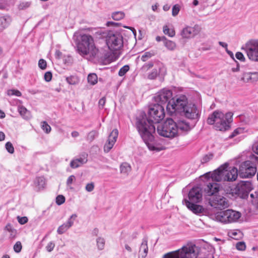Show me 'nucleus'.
Returning a JSON list of instances; mask_svg holds the SVG:
<instances>
[{
    "mask_svg": "<svg viewBox=\"0 0 258 258\" xmlns=\"http://www.w3.org/2000/svg\"><path fill=\"white\" fill-rule=\"evenodd\" d=\"M129 66L128 65H125L122 67L119 71L118 75L120 77L124 76L126 73L129 70Z\"/></svg>",
    "mask_w": 258,
    "mask_h": 258,
    "instance_id": "49530a36",
    "label": "nucleus"
},
{
    "mask_svg": "<svg viewBox=\"0 0 258 258\" xmlns=\"http://www.w3.org/2000/svg\"><path fill=\"white\" fill-rule=\"evenodd\" d=\"M77 215L76 214L71 216L68 221L58 227L57 232L59 234H62L66 232L74 224V221L77 218Z\"/></svg>",
    "mask_w": 258,
    "mask_h": 258,
    "instance_id": "aec40b11",
    "label": "nucleus"
},
{
    "mask_svg": "<svg viewBox=\"0 0 258 258\" xmlns=\"http://www.w3.org/2000/svg\"><path fill=\"white\" fill-rule=\"evenodd\" d=\"M241 80L246 83H253L258 80V73L245 72L243 74Z\"/></svg>",
    "mask_w": 258,
    "mask_h": 258,
    "instance_id": "b1692460",
    "label": "nucleus"
},
{
    "mask_svg": "<svg viewBox=\"0 0 258 258\" xmlns=\"http://www.w3.org/2000/svg\"><path fill=\"white\" fill-rule=\"evenodd\" d=\"M94 186L93 182L88 183L86 185L85 189L88 192H91L94 189Z\"/></svg>",
    "mask_w": 258,
    "mask_h": 258,
    "instance_id": "4d7b16f0",
    "label": "nucleus"
},
{
    "mask_svg": "<svg viewBox=\"0 0 258 258\" xmlns=\"http://www.w3.org/2000/svg\"><path fill=\"white\" fill-rule=\"evenodd\" d=\"M253 189L252 183L249 181H241L230 189V194L235 197L247 199L248 194Z\"/></svg>",
    "mask_w": 258,
    "mask_h": 258,
    "instance_id": "6e6552de",
    "label": "nucleus"
},
{
    "mask_svg": "<svg viewBox=\"0 0 258 258\" xmlns=\"http://www.w3.org/2000/svg\"><path fill=\"white\" fill-rule=\"evenodd\" d=\"M188 104L185 96H180L176 98H172L166 105L168 112L172 115L176 111L182 112Z\"/></svg>",
    "mask_w": 258,
    "mask_h": 258,
    "instance_id": "1a4fd4ad",
    "label": "nucleus"
},
{
    "mask_svg": "<svg viewBox=\"0 0 258 258\" xmlns=\"http://www.w3.org/2000/svg\"><path fill=\"white\" fill-rule=\"evenodd\" d=\"M147 243V239L146 238H144L141 245L139 251L143 258H145L148 253V247Z\"/></svg>",
    "mask_w": 258,
    "mask_h": 258,
    "instance_id": "cd10ccee",
    "label": "nucleus"
},
{
    "mask_svg": "<svg viewBox=\"0 0 258 258\" xmlns=\"http://www.w3.org/2000/svg\"><path fill=\"white\" fill-rule=\"evenodd\" d=\"M244 132V128L241 127H239L235 129L232 134L229 136V138L231 139L236 136L239 134H242Z\"/></svg>",
    "mask_w": 258,
    "mask_h": 258,
    "instance_id": "c03bdc74",
    "label": "nucleus"
},
{
    "mask_svg": "<svg viewBox=\"0 0 258 258\" xmlns=\"http://www.w3.org/2000/svg\"><path fill=\"white\" fill-rule=\"evenodd\" d=\"M249 201L258 208V190L255 191L250 194Z\"/></svg>",
    "mask_w": 258,
    "mask_h": 258,
    "instance_id": "c756f323",
    "label": "nucleus"
},
{
    "mask_svg": "<svg viewBox=\"0 0 258 258\" xmlns=\"http://www.w3.org/2000/svg\"><path fill=\"white\" fill-rule=\"evenodd\" d=\"M164 116V106L159 104H155L149 108L148 117L144 112H142L136 118L137 128L150 151L157 152L164 149L162 146L155 145L153 141L156 131L154 123H159Z\"/></svg>",
    "mask_w": 258,
    "mask_h": 258,
    "instance_id": "f257e3e1",
    "label": "nucleus"
},
{
    "mask_svg": "<svg viewBox=\"0 0 258 258\" xmlns=\"http://www.w3.org/2000/svg\"><path fill=\"white\" fill-rule=\"evenodd\" d=\"M232 116L231 112L224 114L221 111L216 110L209 116L207 121L209 124H214L216 130L225 131L230 127L229 123L232 121Z\"/></svg>",
    "mask_w": 258,
    "mask_h": 258,
    "instance_id": "7ed1b4c3",
    "label": "nucleus"
},
{
    "mask_svg": "<svg viewBox=\"0 0 258 258\" xmlns=\"http://www.w3.org/2000/svg\"><path fill=\"white\" fill-rule=\"evenodd\" d=\"M98 133L96 131L93 130L89 132L87 136V140L90 142L93 141L98 136Z\"/></svg>",
    "mask_w": 258,
    "mask_h": 258,
    "instance_id": "58836bf2",
    "label": "nucleus"
},
{
    "mask_svg": "<svg viewBox=\"0 0 258 258\" xmlns=\"http://www.w3.org/2000/svg\"><path fill=\"white\" fill-rule=\"evenodd\" d=\"M258 157L251 154L247 160L242 162L239 166L238 175L242 178H250L254 176L257 171Z\"/></svg>",
    "mask_w": 258,
    "mask_h": 258,
    "instance_id": "20e7f679",
    "label": "nucleus"
},
{
    "mask_svg": "<svg viewBox=\"0 0 258 258\" xmlns=\"http://www.w3.org/2000/svg\"><path fill=\"white\" fill-rule=\"evenodd\" d=\"M209 205L214 208L222 210L227 208L229 206L228 200L220 195H215L209 199Z\"/></svg>",
    "mask_w": 258,
    "mask_h": 258,
    "instance_id": "ddd939ff",
    "label": "nucleus"
},
{
    "mask_svg": "<svg viewBox=\"0 0 258 258\" xmlns=\"http://www.w3.org/2000/svg\"><path fill=\"white\" fill-rule=\"evenodd\" d=\"M131 169V166L127 163H123L120 166V171L121 173L127 174Z\"/></svg>",
    "mask_w": 258,
    "mask_h": 258,
    "instance_id": "473e14b6",
    "label": "nucleus"
},
{
    "mask_svg": "<svg viewBox=\"0 0 258 258\" xmlns=\"http://www.w3.org/2000/svg\"><path fill=\"white\" fill-rule=\"evenodd\" d=\"M18 111L21 116L25 119H29L31 118V113L23 106H19L18 108Z\"/></svg>",
    "mask_w": 258,
    "mask_h": 258,
    "instance_id": "bb28decb",
    "label": "nucleus"
},
{
    "mask_svg": "<svg viewBox=\"0 0 258 258\" xmlns=\"http://www.w3.org/2000/svg\"><path fill=\"white\" fill-rule=\"evenodd\" d=\"M244 49L249 59L258 62V40H250L245 44Z\"/></svg>",
    "mask_w": 258,
    "mask_h": 258,
    "instance_id": "f8f14e48",
    "label": "nucleus"
},
{
    "mask_svg": "<svg viewBox=\"0 0 258 258\" xmlns=\"http://www.w3.org/2000/svg\"><path fill=\"white\" fill-rule=\"evenodd\" d=\"M195 122H189L184 120H179L177 123H176L177 135L179 132L182 133L188 132L195 126Z\"/></svg>",
    "mask_w": 258,
    "mask_h": 258,
    "instance_id": "6ab92c4d",
    "label": "nucleus"
},
{
    "mask_svg": "<svg viewBox=\"0 0 258 258\" xmlns=\"http://www.w3.org/2000/svg\"><path fill=\"white\" fill-rule=\"evenodd\" d=\"M182 203L195 214H200L204 211V208L202 206L198 205V203H191L186 199H183Z\"/></svg>",
    "mask_w": 258,
    "mask_h": 258,
    "instance_id": "412c9836",
    "label": "nucleus"
},
{
    "mask_svg": "<svg viewBox=\"0 0 258 258\" xmlns=\"http://www.w3.org/2000/svg\"><path fill=\"white\" fill-rule=\"evenodd\" d=\"M65 202V198L62 195H58L56 198V203L58 205H61Z\"/></svg>",
    "mask_w": 258,
    "mask_h": 258,
    "instance_id": "3c124183",
    "label": "nucleus"
},
{
    "mask_svg": "<svg viewBox=\"0 0 258 258\" xmlns=\"http://www.w3.org/2000/svg\"><path fill=\"white\" fill-rule=\"evenodd\" d=\"M160 68H154L151 72H149L147 78L149 80H154L159 75Z\"/></svg>",
    "mask_w": 258,
    "mask_h": 258,
    "instance_id": "7c9ffc66",
    "label": "nucleus"
},
{
    "mask_svg": "<svg viewBox=\"0 0 258 258\" xmlns=\"http://www.w3.org/2000/svg\"><path fill=\"white\" fill-rule=\"evenodd\" d=\"M118 135V131L117 129H114L108 136V140L104 146V151L108 153L112 148L116 141Z\"/></svg>",
    "mask_w": 258,
    "mask_h": 258,
    "instance_id": "a211bd4d",
    "label": "nucleus"
},
{
    "mask_svg": "<svg viewBox=\"0 0 258 258\" xmlns=\"http://www.w3.org/2000/svg\"><path fill=\"white\" fill-rule=\"evenodd\" d=\"M153 54L150 52H146L141 57V60L143 61H147L149 58L151 57Z\"/></svg>",
    "mask_w": 258,
    "mask_h": 258,
    "instance_id": "6e6d98bb",
    "label": "nucleus"
},
{
    "mask_svg": "<svg viewBox=\"0 0 258 258\" xmlns=\"http://www.w3.org/2000/svg\"><path fill=\"white\" fill-rule=\"evenodd\" d=\"M17 219L19 223L21 224H24L28 222V218L26 217H21L20 216H18Z\"/></svg>",
    "mask_w": 258,
    "mask_h": 258,
    "instance_id": "680f3d73",
    "label": "nucleus"
},
{
    "mask_svg": "<svg viewBox=\"0 0 258 258\" xmlns=\"http://www.w3.org/2000/svg\"><path fill=\"white\" fill-rule=\"evenodd\" d=\"M8 94L9 96L15 95L16 96H21V93L17 90H9L8 91Z\"/></svg>",
    "mask_w": 258,
    "mask_h": 258,
    "instance_id": "864d4df0",
    "label": "nucleus"
},
{
    "mask_svg": "<svg viewBox=\"0 0 258 258\" xmlns=\"http://www.w3.org/2000/svg\"><path fill=\"white\" fill-rule=\"evenodd\" d=\"M87 162V157L84 155L82 157L72 160L70 163V166L72 168H76L86 163Z\"/></svg>",
    "mask_w": 258,
    "mask_h": 258,
    "instance_id": "393cba45",
    "label": "nucleus"
},
{
    "mask_svg": "<svg viewBox=\"0 0 258 258\" xmlns=\"http://www.w3.org/2000/svg\"><path fill=\"white\" fill-rule=\"evenodd\" d=\"M236 248L239 250H244L246 248V245L244 242H238L236 244Z\"/></svg>",
    "mask_w": 258,
    "mask_h": 258,
    "instance_id": "603ef678",
    "label": "nucleus"
},
{
    "mask_svg": "<svg viewBox=\"0 0 258 258\" xmlns=\"http://www.w3.org/2000/svg\"><path fill=\"white\" fill-rule=\"evenodd\" d=\"M199 248L195 244H187L181 248L165 254L163 258H197Z\"/></svg>",
    "mask_w": 258,
    "mask_h": 258,
    "instance_id": "39448f33",
    "label": "nucleus"
},
{
    "mask_svg": "<svg viewBox=\"0 0 258 258\" xmlns=\"http://www.w3.org/2000/svg\"><path fill=\"white\" fill-rule=\"evenodd\" d=\"M200 31V28L198 25H195L194 27L186 26L181 30L180 34L182 38L190 39L197 35Z\"/></svg>",
    "mask_w": 258,
    "mask_h": 258,
    "instance_id": "2eb2a0df",
    "label": "nucleus"
},
{
    "mask_svg": "<svg viewBox=\"0 0 258 258\" xmlns=\"http://www.w3.org/2000/svg\"><path fill=\"white\" fill-rule=\"evenodd\" d=\"M164 44L165 46L170 50H173L176 48V44L173 41L166 39L164 41Z\"/></svg>",
    "mask_w": 258,
    "mask_h": 258,
    "instance_id": "c9c22d12",
    "label": "nucleus"
},
{
    "mask_svg": "<svg viewBox=\"0 0 258 258\" xmlns=\"http://www.w3.org/2000/svg\"><path fill=\"white\" fill-rule=\"evenodd\" d=\"M76 177L74 175H72L70 176L67 180V185L70 186L73 182L75 180Z\"/></svg>",
    "mask_w": 258,
    "mask_h": 258,
    "instance_id": "13d9d810",
    "label": "nucleus"
},
{
    "mask_svg": "<svg viewBox=\"0 0 258 258\" xmlns=\"http://www.w3.org/2000/svg\"><path fill=\"white\" fill-rule=\"evenodd\" d=\"M106 42L111 50H117L123 46V37L119 33L110 31L106 36Z\"/></svg>",
    "mask_w": 258,
    "mask_h": 258,
    "instance_id": "9d476101",
    "label": "nucleus"
},
{
    "mask_svg": "<svg viewBox=\"0 0 258 258\" xmlns=\"http://www.w3.org/2000/svg\"><path fill=\"white\" fill-rule=\"evenodd\" d=\"M228 164L225 163L215 170L211 174V178L213 181H225L224 169H227Z\"/></svg>",
    "mask_w": 258,
    "mask_h": 258,
    "instance_id": "f3484780",
    "label": "nucleus"
},
{
    "mask_svg": "<svg viewBox=\"0 0 258 258\" xmlns=\"http://www.w3.org/2000/svg\"><path fill=\"white\" fill-rule=\"evenodd\" d=\"M241 216V214L239 212L227 209L215 213L214 219L218 222L227 224L237 222Z\"/></svg>",
    "mask_w": 258,
    "mask_h": 258,
    "instance_id": "423d86ee",
    "label": "nucleus"
},
{
    "mask_svg": "<svg viewBox=\"0 0 258 258\" xmlns=\"http://www.w3.org/2000/svg\"><path fill=\"white\" fill-rule=\"evenodd\" d=\"M214 157V154L212 153H208L204 156L201 159V162L203 164L206 163L211 160Z\"/></svg>",
    "mask_w": 258,
    "mask_h": 258,
    "instance_id": "a19ab883",
    "label": "nucleus"
},
{
    "mask_svg": "<svg viewBox=\"0 0 258 258\" xmlns=\"http://www.w3.org/2000/svg\"><path fill=\"white\" fill-rule=\"evenodd\" d=\"M125 16L124 12L121 11L115 12L112 13V18L115 21H119Z\"/></svg>",
    "mask_w": 258,
    "mask_h": 258,
    "instance_id": "2f4dec72",
    "label": "nucleus"
},
{
    "mask_svg": "<svg viewBox=\"0 0 258 258\" xmlns=\"http://www.w3.org/2000/svg\"><path fill=\"white\" fill-rule=\"evenodd\" d=\"M120 23H115L111 21H108L106 23L107 26H118Z\"/></svg>",
    "mask_w": 258,
    "mask_h": 258,
    "instance_id": "774afa93",
    "label": "nucleus"
},
{
    "mask_svg": "<svg viewBox=\"0 0 258 258\" xmlns=\"http://www.w3.org/2000/svg\"><path fill=\"white\" fill-rule=\"evenodd\" d=\"M44 78L45 81L48 82L51 80L52 74L50 72H47L45 73Z\"/></svg>",
    "mask_w": 258,
    "mask_h": 258,
    "instance_id": "bf43d9fd",
    "label": "nucleus"
},
{
    "mask_svg": "<svg viewBox=\"0 0 258 258\" xmlns=\"http://www.w3.org/2000/svg\"><path fill=\"white\" fill-rule=\"evenodd\" d=\"M97 78L95 74H90L88 76V82L91 85H95L97 82Z\"/></svg>",
    "mask_w": 258,
    "mask_h": 258,
    "instance_id": "4c0bfd02",
    "label": "nucleus"
},
{
    "mask_svg": "<svg viewBox=\"0 0 258 258\" xmlns=\"http://www.w3.org/2000/svg\"><path fill=\"white\" fill-rule=\"evenodd\" d=\"M230 237L234 239H238L242 236V233L240 230H233L229 233Z\"/></svg>",
    "mask_w": 258,
    "mask_h": 258,
    "instance_id": "e433bc0d",
    "label": "nucleus"
},
{
    "mask_svg": "<svg viewBox=\"0 0 258 258\" xmlns=\"http://www.w3.org/2000/svg\"><path fill=\"white\" fill-rule=\"evenodd\" d=\"M252 150L255 154L258 155V142H256L253 145Z\"/></svg>",
    "mask_w": 258,
    "mask_h": 258,
    "instance_id": "69168bd1",
    "label": "nucleus"
},
{
    "mask_svg": "<svg viewBox=\"0 0 258 258\" xmlns=\"http://www.w3.org/2000/svg\"><path fill=\"white\" fill-rule=\"evenodd\" d=\"M188 198L191 203H199L202 200V189L198 186L192 187L189 191Z\"/></svg>",
    "mask_w": 258,
    "mask_h": 258,
    "instance_id": "dca6fc26",
    "label": "nucleus"
},
{
    "mask_svg": "<svg viewBox=\"0 0 258 258\" xmlns=\"http://www.w3.org/2000/svg\"><path fill=\"white\" fill-rule=\"evenodd\" d=\"M163 32L165 34L168 35L170 37H173L175 34V31L173 29L168 28L167 26H164Z\"/></svg>",
    "mask_w": 258,
    "mask_h": 258,
    "instance_id": "ea45409f",
    "label": "nucleus"
},
{
    "mask_svg": "<svg viewBox=\"0 0 258 258\" xmlns=\"http://www.w3.org/2000/svg\"><path fill=\"white\" fill-rule=\"evenodd\" d=\"M172 97V91L168 89L164 88L158 92L154 97L155 101L160 105H165L170 101Z\"/></svg>",
    "mask_w": 258,
    "mask_h": 258,
    "instance_id": "4468645a",
    "label": "nucleus"
},
{
    "mask_svg": "<svg viewBox=\"0 0 258 258\" xmlns=\"http://www.w3.org/2000/svg\"><path fill=\"white\" fill-rule=\"evenodd\" d=\"M11 19L8 16H3L0 17V29H3L7 27L10 24Z\"/></svg>",
    "mask_w": 258,
    "mask_h": 258,
    "instance_id": "c85d7f7f",
    "label": "nucleus"
},
{
    "mask_svg": "<svg viewBox=\"0 0 258 258\" xmlns=\"http://www.w3.org/2000/svg\"><path fill=\"white\" fill-rule=\"evenodd\" d=\"M106 102V99L104 97L101 98L99 101V106L100 108H103Z\"/></svg>",
    "mask_w": 258,
    "mask_h": 258,
    "instance_id": "0e129e2a",
    "label": "nucleus"
},
{
    "mask_svg": "<svg viewBox=\"0 0 258 258\" xmlns=\"http://www.w3.org/2000/svg\"><path fill=\"white\" fill-rule=\"evenodd\" d=\"M66 81L70 85H76L79 82V78L76 76H71L66 79Z\"/></svg>",
    "mask_w": 258,
    "mask_h": 258,
    "instance_id": "f704fd0d",
    "label": "nucleus"
},
{
    "mask_svg": "<svg viewBox=\"0 0 258 258\" xmlns=\"http://www.w3.org/2000/svg\"><path fill=\"white\" fill-rule=\"evenodd\" d=\"M34 183L37 191L43 189L46 186V180L43 176L36 177Z\"/></svg>",
    "mask_w": 258,
    "mask_h": 258,
    "instance_id": "a878e982",
    "label": "nucleus"
},
{
    "mask_svg": "<svg viewBox=\"0 0 258 258\" xmlns=\"http://www.w3.org/2000/svg\"><path fill=\"white\" fill-rule=\"evenodd\" d=\"M30 3L28 2L21 3L18 6V9L20 10H25L29 8L30 6Z\"/></svg>",
    "mask_w": 258,
    "mask_h": 258,
    "instance_id": "09e8293b",
    "label": "nucleus"
},
{
    "mask_svg": "<svg viewBox=\"0 0 258 258\" xmlns=\"http://www.w3.org/2000/svg\"><path fill=\"white\" fill-rule=\"evenodd\" d=\"M54 246L55 244L53 242H49L46 246L47 251L48 252H51L54 249Z\"/></svg>",
    "mask_w": 258,
    "mask_h": 258,
    "instance_id": "052dcab7",
    "label": "nucleus"
},
{
    "mask_svg": "<svg viewBox=\"0 0 258 258\" xmlns=\"http://www.w3.org/2000/svg\"><path fill=\"white\" fill-rule=\"evenodd\" d=\"M182 113L184 116L195 123H196L200 117L201 111L197 106L192 103H188Z\"/></svg>",
    "mask_w": 258,
    "mask_h": 258,
    "instance_id": "9b49d317",
    "label": "nucleus"
},
{
    "mask_svg": "<svg viewBox=\"0 0 258 258\" xmlns=\"http://www.w3.org/2000/svg\"><path fill=\"white\" fill-rule=\"evenodd\" d=\"M5 147L7 151L10 154H13L14 152V148L12 144L10 142L6 143Z\"/></svg>",
    "mask_w": 258,
    "mask_h": 258,
    "instance_id": "de8ad7c7",
    "label": "nucleus"
},
{
    "mask_svg": "<svg viewBox=\"0 0 258 258\" xmlns=\"http://www.w3.org/2000/svg\"><path fill=\"white\" fill-rule=\"evenodd\" d=\"M220 185L219 184L214 182H209L205 188V191L208 196L213 197L216 195L219 191Z\"/></svg>",
    "mask_w": 258,
    "mask_h": 258,
    "instance_id": "5701e85b",
    "label": "nucleus"
},
{
    "mask_svg": "<svg viewBox=\"0 0 258 258\" xmlns=\"http://www.w3.org/2000/svg\"><path fill=\"white\" fill-rule=\"evenodd\" d=\"M154 66V63L152 61H149L147 63H145L141 68V70L143 72H147L150 69H151Z\"/></svg>",
    "mask_w": 258,
    "mask_h": 258,
    "instance_id": "37998d69",
    "label": "nucleus"
},
{
    "mask_svg": "<svg viewBox=\"0 0 258 258\" xmlns=\"http://www.w3.org/2000/svg\"><path fill=\"white\" fill-rule=\"evenodd\" d=\"M235 57L237 59L241 61H244L245 60V57L243 54L240 52H236L235 54Z\"/></svg>",
    "mask_w": 258,
    "mask_h": 258,
    "instance_id": "e2e57ef3",
    "label": "nucleus"
},
{
    "mask_svg": "<svg viewBox=\"0 0 258 258\" xmlns=\"http://www.w3.org/2000/svg\"><path fill=\"white\" fill-rule=\"evenodd\" d=\"M41 128L46 134L49 133L51 130L50 126L45 121H43L41 122Z\"/></svg>",
    "mask_w": 258,
    "mask_h": 258,
    "instance_id": "79ce46f5",
    "label": "nucleus"
},
{
    "mask_svg": "<svg viewBox=\"0 0 258 258\" xmlns=\"http://www.w3.org/2000/svg\"><path fill=\"white\" fill-rule=\"evenodd\" d=\"M97 246L99 250H102L105 247V240L104 238L99 237L96 239Z\"/></svg>",
    "mask_w": 258,
    "mask_h": 258,
    "instance_id": "72a5a7b5",
    "label": "nucleus"
},
{
    "mask_svg": "<svg viewBox=\"0 0 258 258\" xmlns=\"http://www.w3.org/2000/svg\"><path fill=\"white\" fill-rule=\"evenodd\" d=\"M5 230L11 232H13V231H15V230L12 227L10 224H8L6 226Z\"/></svg>",
    "mask_w": 258,
    "mask_h": 258,
    "instance_id": "338daca9",
    "label": "nucleus"
},
{
    "mask_svg": "<svg viewBox=\"0 0 258 258\" xmlns=\"http://www.w3.org/2000/svg\"><path fill=\"white\" fill-rule=\"evenodd\" d=\"M180 9V7L179 5L176 4L174 5L172 9V15L173 17L176 16L179 13V12Z\"/></svg>",
    "mask_w": 258,
    "mask_h": 258,
    "instance_id": "a18cd8bd",
    "label": "nucleus"
},
{
    "mask_svg": "<svg viewBox=\"0 0 258 258\" xmlns=\"http://www.w3.org/2000/svg\"><path fill=\"white\" fill-rule=\"evenodd\" d=\"M38 67L42 70H45L46 68V61L43 59H40L38 61Z\"/></svg>",
    "mask_w": 258,
    "mask_h": 258,
    "instance_id": "5fc2aeb1",
    "label": "nucleus"
},
{
    "mask_svg": "<svg viewBox=\"0 0 258 258\" xmlns=\"http://www.w3.org/2000/svg\"><path fill=\"white\" fill-rule=\"evenodd\" d=\"M86 32L75 33L77 37V46L79 53L83 57L89 56L92 59L97 56L98 49L96 47L93 36L101 35L102 33L94 28L86 29Z\"/></svg>",
    "mask_w": 258,
    "mask_h": 258,
    "instance_id": "f03ea898",
    "label": "nucleus"
},
{
    "mask_svg": "<svg viewBox=\"0 0 258 258\" xmlns=\"http://www.w3.org/2000/svg\"><path fill=\"white\" fill-rule=\"evenodd\" d=\"M22 246L20 241H17L14 245V250L17 252H20L22 250Z\"/></svg>",
    "mask_w": 258,
    "mask_h": 258,
    "instance_id": "8fccbe9b",
    "label": "nucleus"
},
{
    "mask_svg": "<svg viewBox=\"0 0 258 258\" xmlns=\"http://www.w3.org/2000/svg\"><path fill=\"white\" fill-rule=\"evenodd\" d=\"M238 175V170L237 168L233 167L229 170L224 169L225 180L228 181H235Z\"/></svg>",
    "mask_w": 258,
    "mask_h": 258,
    "instance_id": "4be33fe9",
    "label": "nucleus"
},
{
    "mask_svg": "<svg viewBox=\"0 0 258 258\" xmlns=\"http://www.w3.org/2000/svg\"><path fill=\"white\" fill-rule=\"evenodd\" d=\"M157 131L160 136L174 138L177 135L176 122L171 118H167L163 123L158 125Z\"/></svg>",
    "mask_w": 258,
    "mask_h": 258,
    "instance_id": "0eeeda50",
    "label": "nucleus"
}]
</instances>
